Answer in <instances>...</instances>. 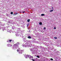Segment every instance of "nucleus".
<instances>
[{
	"label": "nucleus",
	"instance_id": "f257e3e1",
	"mask_svg": "<svg viewBox=\"0 0 61 61\" xmlns=\"http://www.w3.org/2000/svg\"><path fill=\"white\" fill-rule=\"evenodd\" d=\"M19 42H18L16 44H15L14 45V47H13V49H14V48H17V46H18V45H19Z\"/></svg>",
	"mask_w": 61,
	"mask_h": 61
},
{
	"label": "nucleus",
	"instance_id": "f03ea898",
	"mask_svg": "<svg viewBox=\"0 0 61 61\" xmlns=\"http://www.w3.org/2000/svg\"><path fill=\"white\" fill-rule=\"evenodd\" d=\"M7 46H8L10 47H11L12 46V45L10 44H9V45L8 44Z\"/></svg>",
	"mask_w": 61,
	"mask_h": 61
},
{
	"label": "nucleus",
	"instance_id": "7ed1b4c3",
	"mask_svg": "<svg viewBox=\"0 0 61 61\" xmlns=\"http://www.w3.org/2000/svg\"><path fill=\"white\" fill-rule=\"evenodd\" d=\"M18 14V13H16L14 14V15H17V14Z\"/></svg>",
	"mask_w": 61,
	"mask_h": 61
},
{
	"label": "nucleus",
	"instance_id": "20e7f679",
	"mask_svg": "<svg viewBox=\"0 0 61 61\" xmlns=\"http://www.w3.org/2000/svg\"><path fill=\"white\" fill-rule=\"evenodd\" d=\"M28 38L29 39H31V37L30 36H28Z\"/></svg>",
	"mask_w": 61,
	"mask_h": 61
},
{
	"label": "nucleus",
	"instance_id": "39448f33",
	"mask_svg": "<svg viewBox=\"0 0 61 61\" xmlns=\"http://www.w3.org/2000/svg\"><path fill=\"white\" fill-rule=\"evenodd\" d=\"M45 15L44 14H42L41 15L42 16H43Z\"/></svg>",
	"mask_w": 61,
	"mask_h": 61
},
{
	"label": "nucleus",
	"instance_id": "423d86ee",
	"mask_svg": "<svg viewBox=\"0 0 61 61\" xmlns=\"http://www.w3.org/2000/svg\"><path fill=\"white\" fill-rule=\"evenodd\" d=\"M30 19H29L28 20H27V22H29L30 21Z\"/></svg>",
	"mask_w": 61,
	"mask_h": 61
},
{
	"label": "nucleus",
	"instance_id": "0eeeda50",
	"mask_svg": "<svg viewBox=\"0 0 61 61\" xmlns=\"http://www.w3.org/2000/svg\"><path fill=\"white\" fill-rule=\"evenodd\" d=\"M12 41V40H9V41L10 42Z\"/></svg>",
	"mask_w": 61,
	"mask_h": 61
},
{
	"label": "nucleus",
	"instance_id": "6e6552de",
	"mask_svg": "<svg viewBox=\"0 0 61 61\" xmlns=\"http://www.w3.org/2000/svg\"><path fill=\"white\" fill-rule=\"evenodd\" d=\"M39 24L40 25H42V23L41 22H40L39 23Z\"/></svg>",
	"mask_w": 61,
	"mask_h": 61
},
{
	"label": "nucleus",
	"instance_id": "1a4fd4ad",
	"mask_svg": "<svg viewBox=\"0 0 61 61\" xmlns=\"http://www.w3.org/2000/svg\"><path fill=\"white\" fill-rule=\"evenodd\" d=\"M54 38L55 39H57V38L56 37H54Z\"/></svg>",
	"mask_w": 61,
	"mask_h": 61
},
{
	"label": "nucleus",
	"instance_id": "9d476101",
	"mask_svg": "<svg viewBox=\"0 0 61 61\" xmlns=\"http://www.w3.org/2000/svg\"><path fill=\"white\" fill-rule=\"evenodd\" d=\"M13 12H11V13H10V14H11V15H12L13 14Z\"/></svg>",
	"mask_w": 61,
	"mask_h": 61
},
{
	"label": "nucleus",
	"instance_id": "9b49d317",
	"mask_svg": "<svg viewBox=\"0 0 61 61\" xmlns=\"http://www.w3.org/2000/svg\"><path fill=\"white\" fill-rule=\"evenodd\" d=\"M53 11V10H50V12H52Z\"/></svg>",
	"mask_w": 61,
	"mask_h": 61
},
{
	"label": "nucleus",
	"instance_id": "f8f14e48",
	"mask_svg": "<svg viewBox=\"0 0 61 61\" xmlns=\"http://www.w3.org/2000/svg\"><path fill=\"white\" fill-rule=\"evenodd\" d=\"M19 49H18V50H17V52H18V51H19Z\"/></svg>",
	"mask_w": 61,
	"mask_h": 61
},
{
	"label": "nucleus",
	"instance_id": "ddd939ff",
	"mask_svg": "<svg viewBox=\"0 0 61 61\" xmlns=\"http://www.w3.org/2000/svg\"><path fill=\"white\" fill-rule=\"evenodd\" d=\"M36 57H37L38 58H40V57H39V56H37Z\"/></svg>",
	"mask_w": 61,
	"mask_h": 61
},
{
	"label": "nucleus",
	"instance_id": "4468645a",
	"mask_svg": "<svg viewBox=\"0 0 61 61\" xmlns=\"http://www.w3.org/2000/svg\"><path fill=\"white\" fill-rule=\"evenodd\" d=\"M56 29V27H54V29Z\"/></svg>",
	"mask_w": 61,
	"mask_h": 61
},
{
	"label": "nucleus",
	"instance_id": "2eb2a0df",
	"mask_svg": "<svg viewBox=\"0 0 61 61\" xmlns=\"http://www.w3.org/2000/svg\"><path fill=\"white\" fill-rule=\"evenodd\" d=\"M51 60L52 61V60H53V59H52V58H51Z\"/></svg>",
	"mask_w": 61,
	"mask_h": 61
},
{
	"label": "nucleus",
	"instance_id": "dca6fc26",
	"mask_svg": "<svg viewBox=\"0 0 61 61\" xmlns=\"http://www.w3.org/2000/svg\"><path fill=\"white\" fill-rule=\"evenodd\" d=\"M24 51V50H21L20 51H21V52H22L23 51Z\"/></svg>",
	"mask_w": 61,
	"mask_h": 61
},
{
	"label": "nucleus",
	"instance_id": "f3484780",
	"mask_svg": "<svg viewBox=\"0 0 61 61\" xmlns=\"http://www.w3.org/2000/svg\"><path fill=\"white\" fill-rule=\"evenodd\" d=\"M32 57L31 56H30V57H29V58H32Z\"/></svg>",
	"mask_w": 61,
	"mask_h": 61
},
{
	"label": "nucleus",
	"instance_id": "a211bd4d",
	"mask_svg": "<svg viewBox=\"0 0 61 61\" xmlns=\"http://www.w3.org/2000/svg\"><path fill=\"white\" fill-rule=\"evenodd\" d=\"M44 30H45V29H46V27H44Z\"/></svg>",
	"mask_w": 61,
	"mask_h": 61
},
{
	"label": "nucleus",
	"instance_id": "6ab92c4d",
	"mask_svg": "<svg viewBox=\"0 0 61 61\" xmlns=\"http://www.w3.org/2000/svg\"><path fill=\"white\" fill-rule=\"evenodd\" d=\"M27 57H29V56L28 55H27Z\"/></svg>",
	"mask_w": 61,
	"mask_h": 61
},
{
	"label": "nucleus",
	"instance_id": "aec40b11",
	"mask_svg": "<svg viewBox=\"0 0 61 61\" xmlns=\"http://www.w3.org/2000/svg\"><path fill=\"white\" fill-rule=\"evenodd\" d=\"M32 60L33 61H34V60L33 59H32Z\"/></svg>",
	"mask_w": 61,
	"mask_h": 61
},
{
	"label": "nucleus",
	"instance_id": "412c9836",
	"mask_svg": "<svg viewBox=\"0 0 61 61\" xmlns=\"http://www.w3.org/2000/svg\"><path fill=\"white\" fill-rule=\"evenodd\" d=\"M22 13H25V11H23V12H22Z\"/></svg>",
	"mask_w": 61,
	"mask_h": 61
},
{
	"label": "nucleus",
	"instance_id": "4be33fe9",
	"mask_svg": "<svg viewBox=\"0 0 61 61\" xmlns=\"http://www.w3.org/2000/svg\"><path fill=\"white\" fill-rule=\"evenodd\" d=\"M8 22L9 23H10V21H9Z\"/></svg>",
	"mask_w": 61,
	"mask_h": 61
},
{
	"label": "nucleus",
	"instance_id": "5701e85b",
	"mask_svg": "<svg viewBox=\"0 0 61 61\" xmlns=\"http://www.w3.org/2000/svg\"><path fill=\"white\" fill-rule=\"evenodd\" d=\"M52 9H53V7H52Z\"/></svg>",
	"mask_w": 61,
	"mask_h": 61
},
{
	"label": "nucleus",
	"instance_id": "b1692460",
	"mask_svg": "<svg viewBox=\"0 0 61 61\" xmlns=\"http://www.w3.org/2000/svg\"><path fill=\"white\" fill-rule=\"evenodd\" d=\"M28 25H27V27H28Z\"/></svg>",
	"mask_w": 61,
	"mask_h": 61
},
{
	"label": "nucleus",
	"instance_id": "393cba45",
	"mask_svg": "<svg viewBox=\"0 0 61 61\" xmlns=\"http://www.w3.org/2000/svg\"><path fill=\"white\" fill-rule=\"evenodd\" d=\"M7 42H9V41H7Z\"/></svg>",
	"mask_w": 61,
	"mask_h": 61
}]
</instances>
